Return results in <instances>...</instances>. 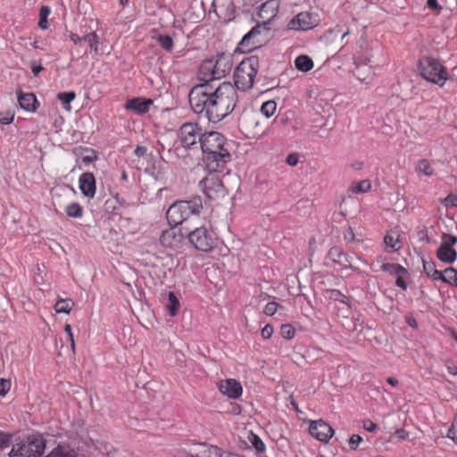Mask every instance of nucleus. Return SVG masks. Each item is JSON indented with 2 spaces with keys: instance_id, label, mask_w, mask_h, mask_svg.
I'll return each instance as SVG.
<instances>
[{
  "instance_id": "nucleus-1",
  "label": "nucleus",
  "mask_w": 457,
  "mask_h": 457,
  "mask_svg": "<svg viewBox=\"0 0 457 457\" xmlns=\"http://www.w3.org/2000/svg\"><path fill=\"white\" fill-rule=\"evenodd\" d=\"M194 112L204 115L211 122H218L228 116L235 108L237 93L230 82L200 84L194 87L188 95Z\"/></svg>"
},
{
  "instance_id": "nucleus-2",
  "label": "nucleus",
  "mask_w": 457,
  "mask_h": 457,
  "mask_svg": "<svg viewBox=\"0 0 457 457\" xmlns=\"http://www.w3.org/2000/svg\"><path fill=\"white\" fill-rule=\"evenodd\" d=\"M232 59L225 54L204 60L199 67V78L204 84H212L224 78L232 69Z\"/></svg>"
},
{
  "instance_id": "nucleus-3",
  "label": "nucleus",
  "mask_w": 457,
  "mask_h": 457,
  "mask_svg": "<svg viewBox=\"0 0 457 457\" xmlns=\"http://www.w3.org/2000/svg\"><path fill=\"white\" fill-rule=\"evenodd\" d=\"M259 70V60L255 56L245 58L234 71V87L243 91L253 87Z\"/></svg>"
},
{
  "instance_id": "nucleus-4",
  "label": "nucleus",
  "mask_w": 457,
  "mask_h": 457,
  "mask_svg": "<svg viewBox=\"0 0 457 457\" xmlns=\"http://www.w3.org/2000/svg\"><path fill=\"white\" fill-rule=\"evenodd\" d=\"M46 440L40 434L29 435L23 441L12 445L10 455L17 457H39L44 453Z\"/></svg>"
},
{
  "instance_id": "nucleus-5",
  "label": "nucleus",
  "mask_w": 457,
  "mask_h": 457,
  "mask_svg": "<svg viewBox=\"0 0 457 457\" xmlns=\"http://www.w3.org/2000/svg\"><path fill=\"white\" fill-rule=\"evenodd\" d=\"M420 74L428 81L443 87L448 79V72L436 59L425 57L420 61Z\"/></svg>"
},
{
  "instance_id": "nucleus-6",
  "label": "nucleus",
  "mask_w": 457,
  "mask_h": 457,
  "mask_svg": "<svg viewBox=\"0 0 457 457\" xmlns=\"http://www.w3.org/2000/svg\"><path fill=\"white\" fill-rule=\"evenodd\" d=\"M202 207L201 203L195 201H179L169 207L166 212L168 222L172 226H178L189 218L190 215L198 212Z\"/></svg>"
},
{
  "instance_id": "nucleus-7",
  "label": "nucleus",
  "mask_w": 457,
  "mask_h": 457,
  "mask_svg": "<svg viewBox=\"0 0 457 457\" xmlns=\"http://www.w3.org/2000/svg\"><path fill=\"white\" fill-rule=\"evenodd\" d=\"M188 240L194 247L199 251L208 252L214 246L216 241V234L209 227L205 225L195 228L187 235Z\"/></svg>"
},
{
  "instance_id": "nucleus-8",
  "label": "nucleus",
  "mask_w": 457,
  "mask_h": 457,
  "mask_svg": "<svg viewBox=\"0 0 457 457\" xmlns=\"http://www.w3.org/2000/svg\"><path fill=\"white\" fill-rule=\"evenodd\" d=\"M239 129L245 137L259 138L265 132L263 125L260 121V116L253 112H245L239 118Z\"/></svg>"
},
{
  "instance_id": "nucleus-9",
  "label": "nucleus",
  "mask_w": 457,
  "mask_h": 457,
  "mask_svg": "<svg viewBox=\"0 0 457 457\" xmlns=\"http://www.w3.org/2000/svg\"><path fill=\"white\" fill-rule=\"evenodd\" d=\"M202 129L196 123H184L178 131V138L181 145L185 148H189L200 144L202 140Z\"/></svg>"
},
{
  "instance_id": "nucleus-10",
  "label": "nucleus",
  "mask_w": 457,
  "mask_h": 457,
  "mask_svg": "<svg viewBox=\"0 0 457 457\" xmlns=\"http://www.w3.org/2000/svg\"><path fill=\"white\" fill-rule=\"evenodd\" d=\"M199 186L204 195L210 199H217L226 195V189L220 176L216 173H209L203 179Z\"/></svg>"
},
{
  "instance_id": "nucleus-11",
  "label": "nucleus",
  "mask_w": 457,
  "mask_h": 457,
  "mask_svg": "<svg viewBox=\"0 0 457 457\" xmlns=\"http://www.w3.org/2000/svg\"><path fill=\"white\" fill-rule=\"evenodd\" d=\"M225 144L226 139L220 133L216 131H210L204 132L202 135L200 146L204 155H210L226 149Z\"/></svg>"
},
{
  "instance_id": "nucleus-12",
  "label": "nucleus",
  "mask_w": 457,
  "mask_h": 457,
  "mask_svg": "<svg viewBox=\"0 0 457 457\" xmlns=\"http://www.w3.org/2000/svg\"><path fill=\"white\" fill-rule=\"evenodd\" d=\"M457 244V237L448 234H444L442 237V243L436 250V257L439 261L445 263H453L457 259V252L453 246Z\"/></svg>"
},
{
  "instance_id": "nucleus-13",
  "label": "nucleus",
  "mask_w": 457,
  "mask_h": 457,
  "mask_svg": "<svg viewBox=\"0 0 457 457\" xmlns=\"http://www.w3.org/2000/svg\"><path fill=\"white\" fill-rule=\"evenodd\" d=\"M203 160L209 172L217 174L225 170L231 160V155L226 148L210 155H204Z\"/></svg>"
},
{
  "instance_id": "nucleus-14",
  "label": "nucleus",
  "mask_w": 457,
  "mask_h": 457,
  "mask_svg": "<svg viewBox=\"0 0 457 457\" xmlns=\"http://www.w3.org/2000/svg\"><path fill=\"white\" fill-rule=\"evenodd\" d=\"M309 432L312 436L323 443H328L334 435L332 427L322 420L312 421Z\"/></svg>"
},
{
  "instance_id": "nucleus-15",
  "label": "nucleus",
  "mask_w": 457,
  "mask_h": 457,
  "mask_svg": "<svg viewBox=\"0 0 457 457\" xmlns=\"http://www.w3.org/2000/svg\"><path fill=\"white\" fill-rule=\"evenodd\" d=\"M217 388L220 394L229 399H238L243 394V387L235 378L221 379L217 383Z\"/></svg>"
},
{
  "instance_id": "nucleus-16",
  "label": "nucleus",
  "mask_w": 457,
  "mask_h": 457,
  "mask_svg": "<svg viewBox=\"0 0 457 457\" xmlns=\"http://www.w3.org/2000/svg\"><path fill=\"white\" fill-rule=\"evenodd\" d=\"M183 237L181 229L173 226L169 229L162 231L159 240L163 247L178 248L180 245Z\"/></svg>"
},
{
  "instance_id": "nucleus-17",
  "label": "nucleus",
  "mask_w": 457,
  "mask_h": 457,
  "mask_svg": "<svg viewBox=\"0 0 457 457\" xmlns=\"http://www.w3.org/2000/svg\"><path fill=\"white\" fill-rule=\"evenodd\" d=\"M262 28L258 25L253 27L247 34H245L243 37L240 42V46L244 51L251 52L252 50L258 48L262 45Z\"/></svg>"
},
{
  "instance_id": "nucleus-18",
  "label": "nucleus",
  "mask_w": 457,
  "mask_h": 457,
  "mask_svg": "<svg viewBox=\"0 0 457 457\" xmlns=\"http://www.w3.org/2000/svg\"><path fill=\"white\" fill-rule=\"evenodd\" d=\"M316 25V18L308 12H302L298 13L289 23L291 29L298 30H309Z\"/></svg>"
},
{
  "instance_id": "nucleus-19",
  "label": "nucleus",
  "mask_w": 457,
  "mask_h": 457,
  "mask_svg": "<svg viewBox=\"0 0 457 457\" xmlns=\"http://www.w3.org/2000/svg\"><path fill=\"white\" fill-rule=\"evenodd\" d=\"M358 47L359 50L353 54V64L356 70H359L361 66L368 65L371 58L370 49L363 37L359 41Z\"/></svg>"
},
{
  "instance_id": "nucleus-20",
  "label": "nucleus",
  "mask_w": 457,
  "mask_h": 457,
  "mask_svg": "<svg viewBox=\"0 0 457 457\" xmlns=\"http://www.w3.org/2000/svg\"><path fill=\"white\" fill-rule=\"evenodd\" d=\"M79 187L82 195L87 198H94L96 195V179L91 172H84L79 179Z\"/></svg>"
},
{
  "instance_id": "nucleus-21",
  "label": "nucleus",
  "mask_w": 457,
  "mask_h": 457,
  "mask_svg": "<svg viewBox=\"0 0 457 457\" xmlns=\"http://www.w3.org/2000/svg\"><path fill=\"white\" fill-rule=\"evenodd\" d=\"M152 104L153 100L151 99L135 97L126 102L125 108L133 111L137 114H145L149 111Z\"/></svg>"
},
{
  "instance_id": "nucleus-22",
  "label": "nucleus",
  "mask_w": 457,
  "mask_h": 457,
  "mask_svg": "<svg viewBox=\"0 0 457 457\" xmlns=\"http://www.w3.org/2000/svg\"><path fill=\"white\" fill-rule=\"evenodd\" d=\"M278 9V0H268L261 5L258 15L263 21H270L277 16Z\"/></svg>"
},
{
  "instance_id": "nucleus-23",
  "label": "nucleus",
  "mask_w": 457,
  "mask_h": 457,
  "mask_svg": "<svg viewBox=\"0 0 457 457\" xmlns=\"http://www.w3.org/2000/svg\"><path fill=\"white\" fill-rule=\"evenodd\" d=\"M199 450L190 453V457H221L222 449L212 445L195 444Z\"/></svg>"
},
{
  "instance_id": "nucleus-24",
  "label": "nucleus",
  "mask_w": 457,
  "mask_h": 457,
  "mask_svg": "<svg viewBox=\"0 0 457 457\" xmlns=\"http://www.w3.org/2000/svg\"><path fill=\"white\" fill-rule=\"evenodd\" d=\"M18 103L21 109L35 112L39 105V103L33 93H18Z\"/></svg>"
},
{
  "instance_id": "nucleus-25",
  "label": "nucleus",
  "mask_w": 457,
  "mask_h": 457,
  "mask_svg": "<svg viewBox=\"0 0 457 457\" xmlns=\"http://www.w3.org/2000/svg\"><path fill=\"white\" fill-rule=\"evenodd\" d=\"M372 184L370 179H363L361 181H353L348 187V192L352 194H363L371 190Z\"/></svg>"
},
{
  "instance_id": "nucleus-26",
  "label": "nucleus",
  "mask_w": 457,
  "mask_h": 457,
  "mask_svg": "<svg viewBox=\"0 0 457 457\" xmlns=\"http://www.w3.org/2000/svg\"><path fill=\"white\" fill-rule=\"evenodd\" d=\"M329 255L333 258V261L335 262L339 263L340 265L344 266L345 268L352 267L351 261L349 260V256L341 252L337 248H332L329 251Z\"/></svg>"
},
{
  "instance_id": "nucleus-27",
  "label": "nucleus",
  "mask_w": 457,
  "mask_h": 457,
  "mask_svg": "<svg viewBox=\"0 0 457 457\" xmlns=\"http://www.w3.org/2000/svg\"><path fill=\"white\" fill-rule=\"evenodd\" d=\"M64 212L70 218L80 219L84 215L83 206L76 202L67 204L64 208Z\"/></svg>"
},
{
  "instance_id": "nucleus-28",
  "label": "nucleus",
  "mask_w": 457,
  "mask_h": 457,
  "mask_svg": "<svg viewBox=\"0 0 457 457\" xmlns=\"http://www.w3.org/2000/svg\"><path fill=\"white\" fill-rule=\"evenodd\" d=\"M423 270L426 273V275L429 278H431L435 281H438L441 279L443 271L437 270L436 269V264L434 262H428L423 260Z\"/></svg>"
},
{
  "instance_id": "nucleus-29",
  "label": "nucleus",
  "mask_w": 457,
  "mask_h": 457,
  "mask_svg": "<svg viewBox=\"0 0 457 457\" xmlns=\"http://www.w3.org/2000/svg\"><path fill=\"white\" fill-rule=\"evenodd\" d=\"M46 457H77V453L67 445H58Z\"/></svg>"
},
{
  "instance_id": "nucleus-30",
  "label": "nucleus",
  "mask_w": 457,
  "mask_h": 457,
  "mask_svg": "<svg viewBox=\"0 0 457 457\" xmlns=\"http://www.w3.org/2000/svg\"><path fill=\"white\" fill-rule=\"evenodd\" d=\"M384 243L390 252H395L401 248L399 236L394 232H388L384 237Z\"/></svg>"
},
{
  "instance_id": "nucleus-31",
  "label": "nucleus",
  "mask_w": 457,
  "mask_h": 457,
  "mask_svg": "<svg viewBox=\"0 0 457 457\" xmlns=\"http://www.w3.org/2000/svg\"><path fill=\"white\" fill-rule=\"evenodd\" d=\"M295 65L297 70L307 72L313 68V62L309 56L303 54L295 58Z\"/></svg>"
},
{
  "instance_id": "nucleus-32",
  "label": "nucleus",
  "mask_w": 457,
  "mask_h": 457,
  "mask_svg": "<svg viewBox=\"0 0 457 457\" xmlns=\"http://www.w3.org/2000/svg\"><path fill=\"white\" fill-rule=\"evenodd\" d=\"M440 281L457 287V270L453 267L445 269Z\"/></svg>"
},
{
  "instance_id": "nucleus-33",
  "label": "nucleus",
  "mask_w": 457,
  "mask_h": 457,
  "mask_svg": "<svg viewBox=\"0 0 457 457\" xmlns=\"http://www.w3.org/2000/svg\"><path fill=\"white\" fill-rule=\"evenodd\" d=\"M179 307L180 303L178 297L175 295L173 292H170L168 294V303H166V309L168 310L170 316H176Z\"/></svg>"
},
{
  "instance_id": "nucleus-34",
  "label": "nucleus",
  "mask_w": 457,
  "mask_h": 457,
  "mask_svg": "<svg viewBox=\"0 0 457 457\" xmlns=\"http://www.w3.org/2000/svg\"><path fill=\"white\" fill-rule=\"evenodd\" d=\"M152 37L155 38L158 41L161 47L165 51L171 52L173 50L174 41L170 36L158 34L156 37L153 35Z\"/></svg>"
},
{
  "instance_id": "nucleus-35",
  "label": "nucleus",
  "mask_w": 457,
  "mask_h": 457,
  "mask_svg": "<svg viewBox=\"0 0 457 457\" xmlns=\"http://www.w3.org/2000/svg\"><path fill=\"white\" fill-rule=\"evenodd\" d=\"M74 303L71 299H60L54 304V311L57 313L68 314L71 311Z\"/></svg>"
},
{
  "instance_id": "nucleus-36",
  "label": "nucleus",
  "mask_w": 457,
  "mask_h": 457,
  "mask_svg": "<svg viewBox=\"0 0 457 457\" xmlns=\"http://www.w3.org/2000/svg\"><path fill=\"white\" fill-rule=\"evenodd\" d=\"M57 98L63 104V108L70 112L71 110L70 104L76 98V93L74 91L60 92L57 94Z\"/></svg>"
},
{
  "instance_id": "nucleus-37",
  "label": "nucleus",
  "mask_w": 457,
  "mask_h": 457,
  "mask_svg": "<svg viewBox=\"0 0 457 457\" xmlns=\"http://www.w3.org/2000/svg\"><path fill=\"white\" fill-rule=\"evenodd\" d=\"M277 111V103L273 100L264 102L261 106V112L266 118H270Z\"/></svg>"
},
{
  "instance_id": "nucleus-38",
  "label": "nucleus",
  "mask_w": 457,
  "mask_h": 457,
  "mask_svg": "<svg viewBox=\"0 0 457 457\" xmlns=\"http://www.w3.org/2000/svg\"><path fill=\"white\" fill-rule=\"evenodd\" d=\"M51 10L48 6L43 5L39 11V21L38 27L42 29H46L48 28L47 17L49 16Z\"/></svg>"
},
{
  "instance_id": "nucleus-39",
  "label": "nucleus",
  "mask_w": 457,
  "mask_h": 457,
  "mask_svg": "<svg viewBox=\"0 0 457 457\" xmlns=\"http://www.w3.org/2000/svg\"><path fill=\"white\" fill-rule=\"evenodd\" d=\"M417 170L418 171L423 173L426 176H432L434 174V169L432 168L429 161L426 159H422L419 161L417 164Z\"/></svg>"
},
{
  "instance_id": "nucleus-40",
  "label": "nucleus",
  "mask_w": 457,
  "mask_h": 457,
  "mask_svg": "<svg viewBox=\"0 0 457 457\" xmlns=\"http://www.w3.org/2000/svg\"><path fill=\"white\" fill-rule=\"evenodd\" d=\"M83 41L88 43L90 48L95 53L98 52L99 38L96 32H90L83 37Z\"/></svg>"
},
{
  "instance_id": "nucleus-41",
  "label": "nucleus",
  "mask_w": 457,
  "mask_h": 457,
  "mask_svg": "<svg viewBox=\"0 0 457 457\" xmlns=\"http://www.w3.org/2000/svg\"><path fill=\"white\" fill-rule=\"evenodd\" d=\"M382 270L390 272L392 274H403L406 273L405 268L401 266L400 264L395 263H384L381 266Z\"/></svg>"
},
{
  "instance_id": "nucleus-42",
  "label": "nucleus",
  "mask_w": 457,
  "mask_h": 457,
  "mask_svg": "<svg viewBox=\"0 0 457 457\" xmlns=\"http://www.w3.org/2000/svg\"><path fill=\"white\" fill-rule=\"evenodd\" d=\"M15 116L13 110L0 111V123L3 125H9L12 123Z\"/></svg>"
},
{
  "instance_id": "nucleus-43",
  "label": "nucleus",
  "mask_w": 457,
  "mask_h": 457,
  "mask_svg": "<svg viewBox=\"0 0 457 457\" xmlns=\"http://www.w3.org/2000/svg\"><path fill=\"white\" fill-rule=\"evenodd\" d=\"M280 335L285 339H292L295 335V329L291 324H283L280 327Z\"/></svg>"
},
{
  "instance_id": "nucleus-44",
  "label": "nucleus",
  "mask_w": 457,
  "mask_h": 457,
  "mask_svg": "<svg viewBox=\"0 0 457 457\" xmlns=\"http://www.w3.org/2000/svg\"><path fill=\"white\" fill-rule=\"evenodd\" d=\"M328 296L330 300L347 303V297L337 289H330L328 291Z\"/></svg>"
},
{
  "instance_id": "nucleus-45",
  "label": "nucleus",
  "mask_w": 457,
  "mask_h": 457,
  "mask_svg": "<svg viewBox=\"0 0 457 457\" xmlns=\"http://www.w3.org/2000/svg\"><path fill=\"white\" fill-rule=\"evenodd\" d=\"M249 440L257 452L263 453L265 451V445L257 435L251 434Z\"/></svg>"
},
{
  "instance_id": "nucleus-46",
  "label": "nucleus",
  "mask_w": 457,
  "mask_h": 457,
  "mask_svg": "<svg viewBox=\"0 0 457 457\" xmlns=\"http://www.w3.org/2000/svg\"><path fill=\"white\" fill-rule=\"evenodd\" d=\"M281 306L276 302H269L264 307V313L268 316L274 315Z\"/></svg>"
},
{
  "instance_id": "nucleus-47",
  "label": "nucleus",
  "mask_w": 457,
  "mask_h": 457,
  "mask_svg": "<svg viewBox=\"0 0 457 457\" xmlns=\"http://www.w3.org/2000/svg\"><path fill=\"white\" fill-rule=\"evenodd\" d=\"M448 437L457 445V412L453 421L452 427L448 431Z\"/></svg>"
},
{
  "instance_id": "nucleus-48",
  "label": "nucleus",
  "mask_w": 457,
  "mask_h": 457,
  "mask_svg": "<svg viewBox=\"0 0 457 457\" xmlns=\"http://www.w3.org/2000/svg\"><path fill=\"white\" fill-rule=\"evenodd\" d=\"M362 442V437L359 435H353L349 441L348 445L351 450H356L360 445V443Z\"/></svg>"
},
{
  "instance_id": "nucleus-49",
  "label": "nucleus",
  "mask_w": 457,
  "mask_h": 457,
  "mask_svg": "<svg viewBox=\"0 0 457 457\" xmlns=\"http://www.w3.org/2000/svg\"><path fill=\"white\" fill-rule=\"evenodd\" d=\"M11 389V382L8 379H0V395L4 396Z\"/></svg>"
},
{
  "instance_id": "nucleus-50",
  "label": "nucleus",
  "mask_w": 457,
  "mask_h": 457,
  "mask_svg": "<svg viewBox=\"0 0 457 457\" xmlns=\"http://www.w3.org/2000/svg\"><path fill=\"white\" fill-rule=\"evenodd\" d=\"M443 203L445 205L454 206L457 207V195L450 194L444 200Z\"/></svg>"
},
{
  "instance_id": "nucleus-51",
  "label": "nucleus",
  "mask_w": 457,
  "mask_h": 457,
  "mask_svg": "<svg viewBox=\"0 0 457 457\" xmlns=\"http://www.w3.org/2000/svg\"><path fill=\"white\" fill-rule=\"evenodd\" d=\"M30 68L34 76H37L44 70L41 62L37 61H32L30 63Z\"/></svg>"
},
{
  "instance_id": "nucleus-52",
  "label": "nucleus",
  "mask_w": 457,
  "mask_h": 457,
  "mask_svg": "<svg viewBox=\"0 0 457 457\" xmlns=\"http://www.w3.org/2000/svg\"><path fill=\"white\" fill-rule=\"evenodd\" d=\"M274 332L273 327L270 324L265 325V327L262 329V337L264 339H269L271 337Z\"/></svg>"
},
{
  "instance_id": "nucleus-53",
  "label": "nucleus",
  "mask_w": 457,
  "mask_h": 457,
  "mask_svg": "<svg viewBox=\"0 0 457 457\" xmlns=\"http://www.w3.org/2000/svg\"><path fill=\"white\" fill-rule=\"evenodd\" d=\"M64 331L67 333L69 340L71 342V349H72L73 353H75V341H74V337H73V334H72V330H71V326L70 324H66L64 327Z\"/></svg>"
},
{
  "instance_id": "nucleus-54",
  "label": "nucleus",
  "mask_w": 457,
  "mask_h": 457,
  "mask_svg": "<svg viewBox=\"0 0 457 457\" xmlns=\"http://www.w3.org/2000/svg\"><path fill=\"white\" fill-rule=\"evenodd\" d=\"M286 162L289 166H292V167L296 166L299 162L298 154H295V153L288 154Z\"/></svg>"
},
{
  "instance_id": "nucleus-55",
  "label": "nucleus",
  "mask_w": 457,
  "mask_h": 457,
  "mask_svg": "<svg viewBox=\"0 0 457 457\" xmlns=\"http://www.w3.org/2000/svg\"><path fill=\"white\" fill-rule=\"evenodd\" d=\"M445 367H446L449 374L453 375V376L457 375V366L453 361H447L445 362Z\"/></svg>"
},
{
  "instance_id": "nucleus-56",
  "label": "nucleus",
  "mask_w": 457,
  "mask_h": 457,
  "mask_svg": "<svg viewBox=\"0 0 457 457\" xmlns=\"http://www.w3.org/2000/svg\"><path fill=\"white\" fill-rule=\"evenodd\" d=\"M363 428L369 432H373L377 429V424L370 420H366L363 421Z\"/></svg>"
},
{
  "instance_id": "nucleus-57",
  "label": "nucleus",
  "mask_w": 457,
  "mask_h": 457,
  "mask_svg": "<svg viewBox=\"0 0 457 457\" xmlns=\"http://www.w3.org/2000/svg\"><path fill=\"white\" fill-rule=\"evenodd\" d=\"M96 159V154L94 151H91L90 154L88 155H85L82 157V162L85 163V164H88V163H91L93 161H95Z\"/></svg>"
},
{
  "instance_id": "nucleus-58",
  "label": "nucleus",
  "mask_w": 457,
  "mask_h": 457,
  "mask_svg": "<svg viewBox=\"0 0 457 457\" xmlns=\"http://www.w3.org/2000/svg\"><path fill=\"white\" fill-rule=\"evenodd\" d=\"M428 7L432 10H440L441 6L438 4L437 0H427Z\"/></svg>"
},
{
  "instance_id": "nucleus-59",
  "label": "nucleus",
  "mask_w": 457,
  "mask_h": 457,
  "mask_svg": "<svg viewBox=\"0 0 457 457\" xmlns=\"http://www.w3.org/2000/svg\"><path fill=\"white\" fill-rule=\"evenodd\" d=\"M70 39L73 42V44L75 45H78L79 44L81 41H83V37H80L79 36L78 34H75V33H71L70 34Z\"/></svg>"
},
{
  "instance_id": "nucleus-60",
  "label": "nucleus",
  "mask_w": 457,
  "mask_h": 457,
  "mask_svg": "<svg viewBox=\"0 0 457 457\" xmlns=\"http://www.w3.org/2000/svg\"><path fill=\"white\" fill-rule=\"evenodd\" d=\"M395 285L404 290L407 288V284L401 276H398V278H396Z\"/></svg>"
},
{
  "instance_id": "nucleus-61",
  "label": "nucleus",
  "mask_w": 457,
  "mask_h": 457,
  "mask_svg": "<svg viewBox=\"0 0 457 457\" xmlns=\"http://www.w3.org/2000/svg\"><path fill=\"white\" fill-rule=\"evenodd\" d=\"M9 439L4 434L0 433V449L8 445Z\"/></svg>"
},
{
  "instance_id": "nucleus-62",
  "label": "nucleus",
  "mask_w": 457,
  "mask_h": 457,
  "mask_svg": "<svg viewBox=\"0 0 457 457\" xmlns=\"http://www.w3.org/2000/svg\"><path fill=\"white\" fill-rule=\"evenodd\" d=\"M230 405H231V413H233L235 415H238L241 412V407L239 404L233 403Z\"/></svg>"
},
{
  "instance_id": "nucleus-63",
  "label": "nucleus",
  "mask_w": 457,
  "mask_h": 457,
  "mask_svg": "<svg viewBox=\"0 0 457 457\" xmlns=\"http://www.w3.org/2000/svg\"><path fill=\"white\" fill-rule=\"evenodd\" d=\"M146 148L145 146H137L135 149V154L138 157L145 155Z\"/></svg>"
},
{
  "instance_id": "nucleus-64",
  "label": "nucleus",
  "mask_w": 457,
  "mask_h": 457,
  "mask_svg": "<svg viewBox=\"0 0 457 457\" xmlns=\"http://www.w3.org/2000/svg\"><path fill=\"white\" fill-rule=\"evenodd\" d=\"M221 457H245L241 454H238V453H232V452H225V451H222V456Z\"/></svg>"
}]
</instances>
